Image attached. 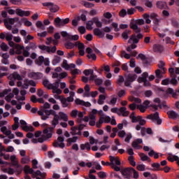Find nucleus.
<instances>
[{
	"label": "nucleus",
	"instance_id": "f257e3e1",
	"mask_svg": "<svg viewBox=\"0 0 179 179\" xmlns=\"http://www.w3.org/2000/svg\"><path fill=\"white\" fill-rule=\"evenodd\" d=\"M52 127H48L43 131V133L40 131L35 132V138L31 139L32 143H43L44 141H47L52 136Z\"/></svg>",
	"mask_w": 179,
	"mask_h": 179
},
{
	"label": "nucleus",
	"instance_id": "f03ea898",
	"mask_svg": "<svg viewBox=\"0 0 179 179\" xmlns=\"http://www.w3.org/2000/svg\"><path fill=\"white\" fill-rule=\"evenodd\" d=\"M69 120V116H68V114H66L65 112L59 111L58 113V115L56 113L55 115V117H53V119L51 121V124L54 128L59 124V121H64V122H68Z\"/></svg>",
	"mask_w": 179,
	"mask_h": 179
},
{
	"label": "nucleus",
	"instance_id": "7ed1b4c3",
	"mask_svg": "<svg viewBox=\"0 0 179 179\" xmlns=\"http://www.w3.org/2000/svg\"><path fill=\"white\" fill-rule=\"evenodd\" d=\"M13 93L15 96V99L17 101H24L26 100V94H27V91L22 90L21 91L18 90L17 87L13 89Z\"/></svg>",
	"mask_w": 179,
	"mask_h": 179
},
{
	"label": "nucleus",
	"instance_id": "20e7f679",
	"mask_svg": "<svg viewBox=\"0 0 179 179\" xmlns=\"http://www.w3.org/2000/svg\"><path fill=\"white\" fill-rule=\"evenodd\" d=\"M38 115H40L41 119L43 120V121H46V120H48L50 118V115H54L55 117L56 114L55 110L52 109L50 110H40L38 111Z\"/></svg>",
	"mask_w": 179,
	"mask_h": 179
},
{
	"label": "nucleus",
	"instance_id": "39448f33",
	"mask_svg": "<svg viewBox=\"0 0 179 179\" xmlns=\"http://www.w3.org/2000/svg\"><path fill=\"white\" fill-rule=\"evenodd\" d=\"M49 90H52L53 94H61L62 91L59 89V81H56L54 83H50Z\"/></svg>",
	"mask_w": 179,
	"mask_h": 179
},
{
	"label": "nucleus",
	"instance_id": "423d86ee",
	"mask_svg": "<svg viewBox=\"0 0 179 179\" xmlns=\"http://www.w3.org/2000/svg\"><path fill=\"white\" fill-rule=\"evenodd\" d=\"M54 23L56 27H64L65 24H68V23H69V18L62 20L57 17L55 19Z\"/></svg>",
	"mask_w": 179,
	"mask_h": 179
},
{
	"label": "nucleus",
	"instance_id": "0eeeda50",
	"mask_svg": "<svg viewBox=\"0 0 179 179\" xmlns=\"http://www.w3.org/2000/svg\"><path fill=\"white\" fill-rule=\"evenodd\" d=\"M148 76L149 74L146 72L142 73L141 76L138 78V83H144V86H150V83L148 81Z\"/></svg>",
	"mask_w": 179,
	"mask_h": 179
},
{
	"label": "nucleus",
	"instance_id": "6e6552de",
	"mask_svg": "<svg viewBox=\"0 0 179 179\" xmlns=\"http://www.w3.org/2000/svg\"><path fill=\"white\" fill-rule=\"evenodd\" d=\"M8 79L10 80L9 83L10 86H15L14 80H22V76L19 75L17 73H14L10 74L8 77Z\"/></svg>",
	"mask_w": 179,
	"mask_h": 179
},
{
	"label": "nucleus",
	"instance_id": "1a4fd4ad",
	"mask_svg": "<svg viewBox=\"0 0 179 179\" xmlns=\"http://www.w3.org/2000/svg\"><path fill=\"white\" fill-rule=\"evenodd\" d=\"M36 65L41 66L43 64L45 65L46 66H48L50 65V59L49 58H45L43 56H40L38 59L35 61Z\"/></svg>",
	"mask_w": 179,
	"mask_h": 179
},
{
	"label": "nucleus",
	"instance_id": "9d476101",
	"mask_svg": "<svg viewBox=\"0 0 179 179\" xmlns=\"http://www.w3.org/2000/svg\"><path fill=\"white\" fill-rule=\"evenodd\" d=\"M141 38H143V35H142V34H138L137 36L135 34H133L129 38L128 43H131L133 42V44H138Z\"/></svg>",
	"mask_w": 179,
	"mask_h": 179
},
{
	"label": "nucleus",
	"instance_id": "9b49d317",
	"mask_svg": "<svg viewBox=\"0 0 179 179\" xmlns=\"http://www.w3.org/2000/svg\"><path fill=\"white\" fill-rule=\"evenodd\" d=\"M110 121H111V117H110L109 116L105 115H102L99 117V121L98 123L96 124V125L97 128H100L101 124H104V122L106 124H108V122H110Z\"/></svg>",
	"mask_w": 179,
	"mask_h": 179
},
{
	"label": "nucleus",
	"instance_id": "f8f14e48",
	"mask_svg": "<svg viewBox=\"0 0 179 179\" xmlns=\"http://www.w3.org/2000/svg\"><path fill=\"white\" fill-rule=\"evenodd\" d=\"M17 18H8L3 20L5 27L7 30H12V26L15 24V20Z\"/></svg>",
	"mask_w": 179,
	"mask_h": 179
},
{
	"label": "nucleus",
	"instance_id": "ddd939ff",
	"mask_svg": "<svg viewBox=\"0 0 179 179\" xmlns=\"http://www.w3.org/2000/svg\"><path fill=\"white\" fill-rule=\"evenodd\" d=\"M136 78H138V76L136 74L127 76L124 80V86H131V82H134Z\"/></svg>",
	"mask_w": 179,
	"mask_h": 179
},
{
	"label": "nucleus",
	"instance_id": "4468645a",
	"mask_svg": "<svg viewBox=\"0 0 179 179\" xmlns=\"http://www.w3.org/2000/svg\"><path fill=\"white\" fill-rule=\"evenodd\" d=\"M44 6H47L48 9H50V12H52V13H55V12H58V10H59L58 6L52 3H45Z\"/></svg>",
	"mask_w": 179,
	"mask_h": 179
},
{
	"label": "nucleus",
	"instance_id": "2eb2a0df",
	"mask_svg": "<svg viewBox=\"0 0 179 179\" xmlns=\"http://www.w3.org/2000/svg\"><path fill=\"white\" fill-rule=\"evenodd\" d=\"M64 139L63 137L59 136L57 138V141L53 143L55 148H65V143H64Z\"/></svg>",
	"mask_w": 179,
	"mask_h": 179
},
{
	"label": "nucleus",
	"instance_id": "dca6fc26",
	"mask_svg": "<svg viewBox=\"0 0 179 179\" xmlns=\"http://www.w3.org/2000/svg\"><path fill=\"white\" fill-rule=\"evenodd\" d=\"M109 158L111 166H121V160H120V157L110 156Z\"/></svg>",
	"mask_w": 179,
	"mask_h": 179
},
{
	"label": "nucleus",
	"instance_id": "f3484780",
	"mask_svg": "<svg viewBox=\"0 0 179 179\" xmlns=\"http://www.w3.org/2000/svg\"><path fill=\"white\" fill-rule=\"evenodd\" d=\"M148 120H152V121H157L158 125L162 124V120L159 119V113H155L153 115L147 116Z\"/></svg>",
	"mask_w": 179,
	"mask_h": 179
},
{
	"label": "nucleus",
	"instance_id": "a211bd4d",
	"mask_svg": "<svg viewBox=\"0 0 179 179\" xmlns=\"http://www.w3.org/2000/svg\"><path fill=\"white\" fill-rule=\"evenodd\" d=\"M86 52L87 54V57L89 59H92L93 61H96V59H97V57L96 56V54L93 52V50H92V48H87Z\"/></svg>",
	"mask_w": 179,
	"mask_h": 179
},
{
	"label": "nucleus",
	"instance_id": "6ab92c4d",
	"mask_svg": "<svg viewBox=\"0 0 179 179\" xmlns=\"http://www.w3.org/2000/svg\"><path fill=\"white\" fill-rule=\"evenodd\" d=\"M40 50H42V51H46V52H55V51H57V47L54 46L52 48H50L48 46L46 45H39L38 46Z\"/></svg>",
	"mask_w": 179,
	"mask_h": 179
},
{
	"label": "nucleus",
	"instance_id": "aec40b11",
	"mask_svg": "<svg viewBox=\"0 0 179 179\" xmlns=\"http://www.w3.org/2000/svg\"><path fill=\"white\" fill-rule=\"evenodd\" d=\"M133 168H127L122 171V175L124 177V178H129L132 175Z\"/></svg>",
	"mask_w": 179,
	"mask_h": 179
},
{
	"label": "nucleus",
	"instance_id": "412c9836",
	"mask_svg": "<svg viewBox=\"0 0 179 179\" xmlns=\"http://www.w3.org/2000/svg\"><path fill=\"white\" fill-rule=\"evenodd\" d=\"M83 73L85 75V76H89V75H91L90 77V80H94V78H96V76L93 75V73H94L93 69H86L83 71Z\"/></svg>",
	"mask_w": 179,
	"mask_h": 179
},
{
	"label": "nucleus",
	"instance_id": "4be33fe9",
	"mask_svg": "<svg viewBox=\"0 0 179 179\" xmlns=\"http://www.w3.org/2000/svg\"><path fill=\"white\" fill-rule=\"evenodd\" d=\"M118 115H122V117H128L129 115V111L127 110V108L121 107L119 108Z\"/></svg>",
	"mask_w": 179,
	"mask_h": 179
},
{
	"label": "nucleus",
	"instance_id": "5701e85b",
	"mask_svg": "<svg viewBox=\"0 0 179 179\" xmlns=\"http://www.w3.org/2000/svg\"><path fill=\"white\" fill-rule=\"evenodd\" d=\"M103 17H105V19H108V20L105 22V24H110V23L111 22H113V19H111V17H113V15L110 12L104 13H103Z\"/></svg>",
	"mask_w": 179,
	"mask_h": 179
},
{
	"label": "nucleus",
	"instance_id": "b1692460",
	"mask_svg": "<svg viewBox=\"0 0 179 179\" xmlns=\"http://www.w3.org/2000/svg\"><path fill=\"white\" fill-rule=\"evenodd\" d=\"M28 76L29 78H33L34 79H40V78H43V73L31 71L29 73Z\"/></svg>",
	"mask_w": 179,
	"mask_h": 179
},
{
	"label": "nucleus",
	"instance_id": "393cba45",
	"mask_svg": "<svg viewBox=\"0 0 179 179\" xmlns=\"http://www.w3.org/2000/svg\"><path fill=\"white\" fill-rule=\"evenodd\" d=\"M169 72L171 76V78H176V75H179V68L176 67V68H170L169 69ZM176 73V74H174Z\"/></svg>",
	"mask_w": 179,
	"mask_h": 179
},
{
	"label": "nucleus",
	"instance_id": "a878e982",
	"mask_svg": "<svg viewBox=\"0 0 179 179\" xmlns=\"http://www.w3.org/2000/svg\"><path fill=\"white\" fill-rule=\"evenodd\" d=\"M17 15L22 17H23V16H30V11H24L22 9L17 8Z\"/></svg>",
	"mask_w": 179,
	"mask_h": 179
},
{
	"label": "nucleus",
	"instance_id": "bb28decb",
	"mask_svg": "<svg viewBox=\"0 0 179 179\" xmlns=\"http://www.w3.org/2000/svg\"><path fill=\"white\" fill-rule=\"evenodd\" d=\"M11 104L12 106H16L15 108H17V110H22V106H23V104H24V102H20L17 103V101H16V100H12Z\"/></svg>",
	"mask_w": 179,
	"mask_h": 179
},
{
	"label": "nucleus",
	"instance_id": "cd10ccee",
	"mask_svg": "<svg viewBox=\"0 0 179 179\" xmlns=\"http://www.w3.org/2000/svg\"><path fill=\"white\" fill-rule=\"evenodd\" d=\"M10 160L11 162L12 166H17L19 164V159L16 157V155H11L10 157Z\"/></svg>",
	"mask_w": 179,
	"mask_h": 179
},
{
	"label": "nucleus",
	"instance_id": "c85d7f7f",
	"mask_svg": "<svg viewBox=\"0 0 179 179\" xmlns=\"http://www.w3.org/2000/svg\"><path fill=\"white\" fill-rule=\"evenodd\" d=\"M167 159L169 162H177V164L179 166V157H178V156L170 155L169 156H168Z\"/></svg>",
	"mask_w": 179,
	"mask_h": 179
},
{
	"label": "nucleus",
	"instance_id": "c756f323",
	"mask_svg": "<svg viewBox=\"0 0 179 179\" xmlns=\"http://www.w3.org/2000/svg\"><path fill=\"white\" fill-rule=\"evenodd\" d=\"M131 29L135 31V33H141V29L138 27V24L135 22H131L130 24Z\"/></svg>",
	"mask_w": 179,
	"mask_h": 179
},
{
	"label": "nucleus",
	"instance_id": "7c9ffc66",
	"mask_svg": "<svg viewBox=\"0 0 179 179\" xmlns=\"http://www.w3.org/2000/svg\"><path fill=\"white\" fill-rule=\"evenodd\" d=\"M13 167H15L14 172L17 176H19V174H22V171H23V168L22 167V165L17 164L15 165Z\"/></svg>",
	"mask_w": 179,
	"mask_h": 179
},
{
	"label": "nucleus",
	"instance_id": "2f4dec72",
	"mask_svg": "<svg viewBox=\"0 0 179 179\" xmlns=\"http://www.w3.org/2000/svg\"><path fill=\"white\" fill-rule=\"evenodd\" d=\"M114 142H115V145H112L111 150L113 152H115V151L118 150V146H121V143L120 142V140L117 138L115 139Z\"/></svg>",
	"mask_w": 179,
	"mask_h": 179
},
{
	"label": "nucleus",
	"instance_id": "473e14b6",
	"mask_svg": "<svg viewBox=\"0 0 179 179\" xmlns=\"http://www.w3.org/2000/svg\"><path fill=\"white\" fill-rule=\"evenodd\" d=\"M167 114L169 118H171L172 120H176V118L178 117V114H177L174 110H169Z\"/></svg>",
	"mask_w": 179,
	"mask_h": 179
},
{
	"label": "nucleus",
	"instance_id": "72a5a7b5",
	"mask_svg": "<svg viewBox=\"0 0 179 179\" xmlns=\"http://www.w3.org/2000/svg\"><path fill=\"white\" fill-rule=\"evenodd\" d=\"M104 100H106V94H100L97 101L99 106H103L104 104Z\"/></svg>",
	"mask_w": 179,
	"mask_h": 179
},
{
	"label": "nucleus",
	"instance_id": "f704fd0d",
	"mask_svg": "<svg viewBox=\"0 0 179 179\" xmlns=\"http://www.w3.org/2000/svg\"><path fill=\"white\" fill-rule=\"evenodd\" d=\"M1 132H3V134H4V135H6L7 136H9V135H10V134H12V131H10V129L6 128V127H2L1 128Z\"/></svg>",
	"mask_w": 179,
	"mask_h": 179
},
{
	"label": "nucleus",
	"instance_id": "c9c22d12",
	"mask_svg": "<svg viewBox=\"0 0 179 179\" xmlns=\"http://www.w3.org/2000/svg\"><path fill=\"white\" fill-rule=\"evenodd\" d=\"M143 17L147 24H150L152 23V20H150V15L145 13L143 15Z\"/></svg>",
	"mask_w": 179,
	"mask_h": 179
},
{
	"label": "nucleus",
	"instance_id": "e433bc0d",
	"mask_svg": "<svg viewBox=\"0 0 179 179\" xmlns=\"http://www.w3.org/2000/svg\"><path fill=\"white\" fill-rule=\"evenodd\" d=\"M62 68H64L66 71H69V69H71V66L68 64V61L66 59L63 60Z\"/></svg>",
	"mask_w": 179,
	"mask_h": 179
},
{
	"label": "nucleus",
	"instance_id": "4c0bfd02",
	"mask_svg": "<svg viewBox=\"0 0 179 179\" xmlns=\"http://www.w3.org/2000/svg\"><path fill=\"white\" fill-rule=\"evenodd\" d=\"M157 6L159 9H166L167 8V3L164 1H158L157 2Z\"/></svg>",
	"mask_w": 179,
	"mask_h": 179
},
{
	"label": "nucleus",
	"instance_id": "58836bf2",
	"mask_svg": "<svg viewBox=\"0 0 179 179\" xmlns=\"http://www.w3.org/2000/svg\"><path fill=\"white\" fill-rule=\"evenodd\" d=\"M80 150H90V143H86L80 145Z\"/></svg>",
	"mask_w": 179,
	"mask_h": 179
},
{
	"label": "nucleus",
	"instance_id": "ea45409f",
	"mask_svg": "<svg viewBox=\"0 0 179 179\" xmlns=\"http://www.w3.org/2000/svg\"><path fill=\"white\" fill-rule=\"evenodd\" d=\"M131 34V30L127 29L122 34V37L123 40H128V37Z\"/></svg>",
	"mask_w": 179,
	"mask_h": 179
},
{
	"label": "nucleus",
	"instance_id": "a19ab883",
	"mask_svg": "<svg viewBox=\"0 0 179 179\" xmlns=\"http://www.w3.org/2000/svg\"><path fill=\"white\" fill-rule=\"evenodd\" d=\"M8 71V68L5 66H0V78L2 76H5L6 75V72Z\"/></svg>",
	"mask_w": 179,
	"mask_h": 179
},
{
	"label": "nucleus",
	"instance_id": "79ce46f5",
	"mask_svg": "<svg viewBox=\"0 0 179 179\" xmlns=\"http://www.w3.org/2000/svg\"><path fill=\"white\" fill-rule=\"evenodd\" d=\"M34 171L33 169L27 165L24 167V173H25V174H33Z\"/></svg>",
	"mask_w": 179,
	"mask_h": 179
},
{
	"label": "nucleus",
	"instance_id": "37998d69",
	"mask_svg": "<svg viewBox=\"0 0 179 179\" xmlns=\"http://www.w3.org/2000/svg\"><path fill=\"white\" fill-rule=\"evenodd\" d=\"M78 141V137L74 136L73 138H69L67 139V146H71L72 143H75Z\"/></svg>",
	"mask_w": 179,
	"mask_h": 179
},
{
	"label": "nucleus",
	"instance_id": "c03bdc74",
	"mask_svg": "<svg viewBox=\"0 0 179 179\" xmlns=\"http://www.w3.org/2000/svg\"><path fill=\"white\" fill-rule=\"evenodd\" d=\"M22 131H25V132H33V131H34V128H33L30 124H27L23 127Z\"/></svg>",
	"mask_w": 179,
	"mask_h": 179
},
{
	"label": "nucleus",
	"instance_id": "a18cd8bd",
	"mask_svg": "<svg viewBox=\"0 0 179 179\" xmlns=\"http://www.w3.org/2000/svg\"><path fill=\"white\" fill-rule=\"evenodd\" d=\"M74 96H75V92L71 91L69 92V96L66 99L69 103H72L73 101Z\"/></svg>",
	"mask_w": 179,
	"mask_h": 179
},
{
	"label": "nucleus",
	"instance_id": "49530a36",
	"mask_svg": "<svg viewBox=\"0 0 179 179\" xmlns=\"http://www.w3.org/2000/svg\"><path fill=\"white\" fill-rule=\"evenodd\" d=\"M153 50L155 52H162V51H163V46L161 45H155L153 46Z\"/></svg>",
	"mask_w": 179,
	"mask_h": 179
},
{
	"label": "nucleus",
	"instance_id": "de8ad7c7",
	"mask_svg": "<svg viewBox=\"0 0 179 179\" xmlns=\"http://www.w3.org/2000/svg\"><path fill=\"white\" fill-rule=\"evenodd\" d=\"M166 92L168 94H171L172 97H173L174 99L177 97V92H174V90H173L172 88H169Z\"/></svg>",
	"mask_w": 179,
	"mask_h": 179
},
{
	"label": "nucleus",
	"instance_id": "09e8293b",
	"mask_svg": "<svg viewBox=\"0 0 179 179\" xmlns=\"http://www.w3.org/2000/svg\"><path fill=\"white\" fill-rule=\"evenodd\" d=\"M12 92L11 89L4 90L2 92L0 93V97H5V96H8L9 93Z\"/></svg>",
	"mask_w": 179,
	"mask_h": 179
},
{
	"label": "nucleus",
	"instance_id": "8fccbe9b",
	"mask_svg": "<svg viewBox=\"0 0 179 179\" xmlns=\"http://www.w3.org/2000/svg\"><path fill=\"white\" fill-rule=\"evenodd\" d=\"M59 62H61V57H58V56H55L53 58V60L52 62V65H58V64H59Z\"/></svg>",
	"mask_w": 179,
	"mask_h": 179
},
{
	"label": "nucleus",
	"instance_id": "3c124183",
	"mask_svg": "<svg viewBox=\"0 0 179 179\" xmlns=\"http://www.w3.org/2000/svg\"><path fill=\"white\" fill-rule=\"evenodd\" d=\"M149 156L154 157V159H159V153L155 152L154 150H150L148 152Z\"/></svg>",
	"mask_w": 179,
	"mask_h": 179
},
{
	"label": "nucleus",
	"instance_id": "603ef678",
	"mask_svg": "<svg viewBox=\"0 0 179 179\" xmlns=\"http://www.w3.org/2000/svg\"><path fill=\"white\" fill-rule=\"evenodd\" d=\"M61 103H62V107H64V108H65L68 107V106H69V102L68 101L66 98H62L61 99Z\"/></svg>",
	"mask_w": 179,
	"mask_h": 179
},
{
	"label": "nucleus",
	"instance_id": "864d4df0",
	"mask_svg": "<svg viewBox=\"0 0 179 179\" xmlns=\"http://www.w3.org/2000/svg\"><path fill=\"white\" fill-rule=\"evenodd\" d=\"M36 26L38 29H41L42 30H45V27L41 21H36Z\"/></svg>",
	"mask_w": 179,
	"mask_h": 179
},
{
	"label": "nucleus",
	"instance_id": "5fc2aeb1",
	"mask_svg": "<svg viewBox=\"0 0 179 179\" xmlns=\"http://www.w3.org/2000/svg\"><path fill=\"white\" fill-rule=\"evenodd\" d=\"M15 96V94H13V92H9V94L8 95L6 96L5 97V100L6 101H10V100H12V99H13V97Z\"/></svg>",
	"mask_w": 179,
	"mask_h": 179
},
{
	"label": "nucleus",
	"instance_id": "6e6d98bb",
	"mask_svg": "<svg viewBox=\"0 0 179 179\" xmlns=\"http://www.w3.org/2000/svg\"><path fill=\"white\" fill-rule=\"evenodd\" d=\"M22 21L23 22L24 26H27V27H30V26L33 25V23L29 21V20H27V18H23Z\"/></svg>",
	"mask_w": 179,
	"mask_h": 179
},
{
	"label": "nucleus",
	"instance_id": "4d7b16f0",
	"mask_svg": "<svg viewBox=\"0 0 179 179\" xmlns=\"http://www.w3.org/2000/svg\"><path fill=\"white\" fill-rule=\"evenodd\" d=\"M80 20V17L78 16L76 17H75L73 20H72V24L73 26H78L79 24V22Z\"/></svg>",
	"mask_w": 179,
	"mask_h": 179
},
{
	"label": "nucleus",
	"instance_id": "13d9d810",
	"mask_svg": "<svg viewBox=\"0 0 179 179\" xmlns=\"http://www.w3.org/2000/svg\"><path fill=\"white\" fill-rule=\"evenodd\" d=\"M139 125H145L146 124V120L142 117V116H138V122Z\"/></svg>",
	"mask_w": 179,
	"mask_h": 179
},
{
	"label": "nucleus",
	"instance_id": "bf43d9fd",
	"mask_svg": "<svg viewBox=\"0 0 179 179\" xmlns=\"http://www.w3.org/2000/svg\"><path fill=\"white\" fill-rule=\"evenodd\" d=\"M64 45L68 50H71V48L75 47V44H73L72 42H66Z\"/></svg>",
	"mask_w": 179,
	"mask_h": 179
},
{
	"label": "nucleus",
	"instance_id": "052dcab7",
	"mask_svg": "<svg viewBox=\"0 0 179 179\" xmlns=\"http://www.w3.org/2000/svg\"><path fill=\"white\" fill-rule=\"evenodd\" d=\"M94 33L95 36H99V37H103V31L99 29H95L94 30Z\"/></svg>",
	"mask_w": 179,
	"mask_h": 179
},
{
	"label": "nucleus",
	"instance_id": "680f3d73",
	"mask_svg": "<svg viewBox=\"0 0 179 179\" xmlns=\"http://www.w3.org/2000/svg\"><path fill=\"white\" fill-rule=\"evenodd\" d=\"M136 169L138 171H145V170H146V166L145 164H138Z\"/></svg>",
	"mask_w": 179,
	"mask_h": 179
},
{
	"label": "nucleus",
	"instance_id": "e2e57ef3",
	"mask_svg": "<svg viewBox=\"0 0 179 179\" xmlns=\"http://www.w3.org/2000/svg\"><path fill=\"white\" fill-rule=\"evenodd\" d=\"M75 45L78 47V50H85V45L80 42H76Z\"/></svg>",
	"mask_w": 179,
	"mask_h": 179
},
{
	"label": "nucleus",
	"instance_id": "0e129e2a",
	"mask_svg": "<svg viewBox=\"0 0 179 179\" xmlns=\"http://www.w3.org/2000/svg\"><path fill=\"white\" fill-rule=\"evenodd\" d=\"M137 108L141 111V113H145L148 108H146L143 104H141L137 106Z\"/></svg>",
	"mask_w": 179,
	"mask_h": 179
},
{
	"label": "nucleus",
	"instance_id": "69168bd1",
	"mask_svg": "<svg viewBox=\"0 0 179 179\" xmlns=\"http://www.w3.org/2000/svg\"><path fill=\"white\" fill-rule=\"evenodd\" d=\"M94 22L97 27H101L103 26V23L99 20V18H94Z\"/></svg>",
	"mask_w": 179,
	"mask_h": 179
},
{
	"label": "nucleus",
	"instance_id": "338daca9",
	"mask_svg": "<svg viewBox=\"0 0 179 179\" xmlns=\"http://www.w3.org/2000/svg\"><path fill=\"white\" fill-rule=\"evenodd\" d=\"M94 22V21L90 20L87 22L86 27H87V30H92L93 29V22Z\"/></svg>",
	"mask_w": 179,
	"mask_h": 179
},
{
	"label": "nucleus",
	"instance_id": "774afa93",
	"mask_svg": "<svg viewBox=\"0 0 179 179\" xmlns=\"http://www.w3.org/2000/svg\"><path fill=\"white\" fill-rule=\"evenodd\" d=\"M130 118L131 120V122H138V116H135V113H132L130 115Z\"/></svg>",
	"mask_w": 179,
	"mask_h": 179
}]
</instances>
